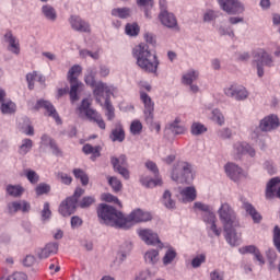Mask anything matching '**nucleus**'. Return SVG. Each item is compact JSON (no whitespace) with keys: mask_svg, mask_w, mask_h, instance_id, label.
<instances>
[{"mask_svg":"<svg viewBox=\"0 0 280 280\" xmlns=\"http://www.w3.org/2000/svg\"><path fill=\"white\" fill-rule=\"evenodd\" d=\"M176 250L174 248H168L162 259L164 266H170L174 259H176Z\"/></svg>","mask_w":280,"mask_h":280,"instance_id":"nucleus-47","label":"nucleus"},{"mask_svg":"<svg viewBox=\"0 0 280 280\" xmlns=\"http://www.w3.org/2000/svg\"><path fill=\"white\" fill-rule=\"evenodd\" d=\"M253 63L256 65L258 78H264V67H275V59L266 49L258 48L254 51Z\"/></svg>","mask_w":280,"mask_h":280,"instance_id":"nucleus-5","label":"nucleus"},{"mask_svg":"<svg viewBox=\"0 0 280 280\" xmlns=\"http://www.w3.org/2000/svg\"><path fill=\"white\" fill-rule=\"evenodd\" d=\"M224 170L226 176H229L231 180H234V183H237L240 178H246V173L235 163L225 164Z\"/></svg>","mask_w":280,"mask_h":280,"instance_id":"nucleus-16","label":"nucleus"},{"mask_svg":"<svg viewBox=\"0 0 280 280\" xmlns=\"http://www.w3.org/2000/svg\"><path fill=\"white\" fill-rule=\"evenodd\" d=\"M166 129L172 132V135L178 136V135H185L187 132V127L183 125L179 117L175 118L174 121L170 122L166 126Z\"/></svg>","mask_w":280,"mask_h":280,"instance_id":"nucleus-27","label":"nucleus"},{"mask_svg":"<svg viewBox=\"0 0 280 280\" xmlns=\"http://www.w3.org/2000/svg\"><path fill=\"white\" fill-rule=\"evenodd\" d=\"M162 205L166 209H176V201L172 199V192L170 190H165L162 196Z\"/></svg>","mask_w":280,"mask_h":280,"instance_id":"nucleus-36","label":"nucleus"},{"mask_svg":"<svg viewBox=\"0 0 280 280\" xmlns=\"http://www.w3.org/2000/svg\"><path fill=\"white\" fill-rule=\"evenodd\" d=\"M143 130V125L139 120H133L130 125L131 135H141Z\"/></svg>","mask_w":280,"mask_h":280,"instance_id":"nucleus-55","label":"nucleus"},{"mask_svg":"<svg viewBox=\"0 0 280 280\" xmlns=\"http://www.w3.org/2000/svg\"><path fill=\"white\" fill-rule=\"evenodd\" d=\"M36 78H38V72L36 71L26 74V81H27L30 91H34V82H36Z\"/></svg>","mask_w":280,"mask_h":280,"instance_id":"nucleus-58","label":"nucleus"},{"mask_svg":"<svg viewBox=\"0 0 280 280\" xmlns=\"http://www.w3.org/2000/svg\"><path fill=\"white\" fill-rule=\"evenodd\" d=\"M112 16H118V19H128V16H130V10L128 8L113 9Z\"/></svg>","mask_w":280,"mask_h":280,"instance_id":"nucleus-46","label":"nucleus"},{"mask_svg":"<svg viewBox=\"0 0 280 280\" xmlns=\"http://www.w3.org/2000/svg\"><path fill=\"white\" fill-rule=\"evenodd\" d=\"M77 209L78 203L75 202V199L68 197L61 201L59 206V213L63 218H69V215H73V213H75Z\"/></svg>","mask_w":280,"mask_h":280,"instance_id":"nucleus-15","label":"nucleus"},{"mask_svg":"<svg viewBox=\"0 0 280 280\" xmlns=\"http://www.w3.org/2000/svg\"><path fill=\"white\" fill-rule=\"evenodd\" d=\"M235 226L237 225H226L225 228H223L225 233V240L228 244H230V246H237L240 244V236L235 231Z\"/></svg>","mask_w":280,"mask_h":280,"instance_id":"nucleus-23","label":"nucleus"},{"mask_svg":"<svg viewBox=\"0 0 280 280\" xmlns=\"http://www.w3.org/2000/svg\"><path fill=\"white\" fill-rule=\"evenodd\" d=\"M59 245L56 242L47 243L43 248L37 249L36 255L38 259H48L51 255L58 254Z\"/></svg>","mask_w":280,"mask_h":280,"instance_id":"nucleus-19","label":"nucleus"},{"mask_svg":"<svg viewBox=\"0 0 280 280\" xmlns=\"http://www.w3.org/2000/svg\"><path fill=\"white\" fill-rule=\"evenodd\" d=\"M280 183V178L279 177H273L271 178L268 184H267V188H266V198L268 200H270L271 198H280V187L277 190V186Z\"/></svg>","mask_w":280,"mask_h":280,"instance_id":"nucleus-22","label":"nucleus"},{"mask_svg":"<svg viewBox=\"0 0 280 280\" xmlns=\"http://www.w3.org/2000/svg\"><path fill=\"white\" fill-rule=\"evenodd\" d=\"M159 19L164 27H167L168 30H178V20L174 13H170L168 11L160 12Z\"/></svg>","mask_w":280,"mask_h":280,"instance_id":"nucleus-18","label":"nucleus"},{"mask_svg":"<svg viewBox=\"0 0 280 280\" xmlns=\"http://www.w3.org/2000/svg\"><path fill=\"white\" fill-rule=\"evenodd\" d=\"M138 235L142 240V242L147 243L149 246H156V244H159V247L163 248V243L159 238V234L153 233L152 230H139Z\"/></svg>","mask_w":280,"mask_h":280,"instance_id":"nucleus-13","label":"nucleus"},{"mask_svg":"<svg viewBox=\"0 0 280 280\" xmlns=\"http://www.w3.org/2000/svg\"><path fill=\"white\" fill-rule=\"evenodd\" d=\"M210 280H224V271L214 269L210 272Z\"/></svg>","mask_w":280,"mask_h":280,"instance_id":"nucleus-63","label":"nucleus"},{"mask_svg":"<svg viewBox=\"0 0 280 280\" xmlns=\"http://www.w3.org/2000/svg\"><path fill=\"white\" fill-rule=\"evenodd\" d=\"M7 207L9 213H19V211H22V213H30V210L32 209V206L26 200L11 201Z\"/></svg>","mask_w":280,"mask_h":280,"instance_id":"nucleus-20","label":"nucleus"},{"mask_svg":"<svg viewBox=\"0 0 280 280\" xmlns=\"http://www.w3.org/2000/svg\"><path fill=\"white\" fill-rule=\"evenodd\" d=\"M92 205H95L94 196H85L80 200V202L78 201V207H80V209H89Z\"/></svg>","mask_w":280,"mask_h":280,"instance_id":"nucleus-45","label":"nucleus"},{"mask_svg":"<svg viewBox=\"0 0 280 280\" xmlns=\"http://www.w3.org/2000/svg\"><path fill=\"white\" fill-rule=\"evenodd\" d=\"M68 21L74 32H81L85 34H89L91 32V24L82 20L80 15H71Z\"/></svg>","mask_w":280,"mask_h":280,"instance_id":"nucleus-14","label":"nucleus"},{"mask_svg":"<svg viewBox=\"0 0 280 280\" xmlns=\"http://www.w3.org/2000/svg\"><path fill=\"white\" fill-rule=\"evenodd\" d=\"M23 121L24 125H21L20 122V130L27 137H34V127L30 124V119L24 118Z\"/></svg>","mask_w":280,"mask_h":280,"instance_id":"nucleus-41","label":"nucleus"},{"mask_svg":"<svg viewBox=\"0 0 280 280\" xmlns=\"http://www.w3.org/2000/svg\"><path fill=\"white\" fill-rule=\"evenodd\" d=\"M201 218L206 224H212L217 220L215 213H213V209H211L210 211H208L206 213H201Z\"/></svg>","mask_w":280,"mask_h":280,"instance_id":"nucleus-53","label":"nucleus"},{"mask_svg":"<svg viewBox=\"0 0 280 280\" xmlns=\"http://www.w3.org/2000/svg\"><path fill=\"white\" fill-rule=\"evenodd\" d=\"M140 183L148 188H152V187H159V185H163V182L158 178V179H152L150 177H142L140 179Z\"/></svg>","mask_w":280,"mask_h":280,"instance_id":"nucleus-44","label":"nucleus"},{"mask_svg":"<svg viewBox=\"0 0 280 280\" xmlns=\"http://www.w3.org/2000/svg\"><path fill=\"white\" fill-rule=\"evenodd\" d=\"M133 57L137 59V65L147 73H156L159 71V57L150 51L148 44H140L132 50Z\"/></svg>","mask_w":280,"mask_h":280,"instance_id":"nucleus-2","label":"nucleus"},{"mask_svg":"<svg viewBox=\"0 0 280 280\" xmlns=\"http://www.w3.org/2000/svg\"><path fill=\"white\" fill-rule=\"evenodd\" d=\"M273 243L277 250L280 253V228L278 225L273 229Z\"/></svg>","mask_w":280,"mask_h":280,"instance_id":"nucleus-61","label":"nucleus"},{"mask_svg":"<svg viewBox=\"0 0 280 280\" xmlns=\"http://www.w3.org/2000/svg\"><path fill=\"white\" fill-rule=\"evenodd\" d=\"M190 132L194 137H199V135H205V132H207V128L201 122H192Z\"/></svg>","mask_w":280,"mask_h":280,"instance_id":"nucleus-43","label":"nucleus"},{"mask_svg":"<svg viewBox=\"0 0 280 280\" xmlns=\"http://www.w3.org/2000/svg\"><path fill=\"white\" fill-rule=\"evenodd\" d=\"M234 152H236V154H238V155L247 154L252 159L256 154L255 149L250 144H248L246 142H236L234 144Z\"/></svg>","mask_w":280,"mask_h":280,"instance_id":"nucleus-26","label":"nucleus"},{"mask_svg":"<svg viewBox=\"0 0 280 280\" xmlns=\"http://www.w3.org/2000/svg\"><path fill=\"white\" fill-rule=\"evenodd\" d=\"M85 117L89 119V121L96 124L101 130H106V122L104 121V118H102V114L97 113V110L93 108L89 109L85 113Z\"/></svg>","mask_w":280,"mask_h":280,"instance_id":"nucleus-25","label":"nucleus"},{"mask_svg":"<svg viewBox=\"0 0 280 280\" xmlns=\"http://www.w3.org/2000/svg\"><path fill=\"white\" fill-rule=\"evenodd\" d=\"M97 217L103 224L113 226L114 229H126L128 226L126 215L110 205L100 203L97 207Z\"/></svg>","mask_w":280,"mask_h":280,"instance_id":"nucleus-3","label":"nucleus"},{"mask_svg":"<svg viewBox=\"0 0 280 280\" xmlns=\"http://www.w3.org/2000/svg\"><path fill=\"white\" fill-rule=\"evenodd\" d=\"M40 108H44L46 110V115H48V117H52L56 124H62V119H60V115H58V112L51 102L45 100L37 101L35 110H40Z\"/></svg>","mask_w":280,"mask_h":280,"instance_id":"nucleus-12","label":"nucleus"},{"mask_svg":"<svg viewBox=\"0 0 280 280\" xmlns=\"http://www.w3.org/2000/svg\"><path fill=\"white\" fill-rule=\"evenodd\" d=\"M212 121H215L217 124H219V126H222L224 124V115H222V112H220V109L212 110Z\"/></svg>","mask_w":280,"mask_h":280,"instance_id":"nucleus-56","label":"nucleus"},{"mask_svg":"<svg viewBox=\"0 0 280 280\" xmlns=\"http://www.w3.org/2000/svg\"><path fill=\"white\" fill-rule=\"evenodd\" d=\"M82 151L84 154H92L91 159L92 161H95L98 156H101L100 152H102V147L100 145L93 147L90 143H88L83 145Z\"/></svg>","mask_w":280,"mask_h":280,"instance_id":"nucleus-33","label":"nucleus"},{"mask_svg":"<svg viewBox=\"0 0 280 280\" xmlns=\"http://www.w3.org/2000/svg\"><path fill=\"white\" fill-rule=\"evenodd\" d=\"M107 180H108V185L112 187L115 194H118V191L124 187V185L121 184V180H119V178L117 177H107Z\"/></svg>","mask_w":280,"mask_h":280,"instance_id":"nucleus-48","label":"nucleus"},{"mask_svg":"<svg viewBox=\"0 0 280 280\" xmlns=\"http://www.w3.org/2000/svg\"><path fill=\"white\" fill-rule=\"evenodd\" d=\"M224 94L228 97H233L237 102L248 98V90L242 85L233 84L224 89Z\"/></svg>","mask_w":280,"mask_h":280,"instance_id":"nucleus-11","label":"nucleus"},{"mask_svg":"<svg viewBox=\"0 0 280 280\" xmlns=\"http://www.w3.org/2000/svg\"><path fill=\"white\" fill-rule=\"evenodd\" d=\"M194 168L190 163L185 161H178L176 164L173 165V170L171 172V178L175 183H186L189 185L191 180H194Z\"/></svg>","mask_w":280,"mask_h":280,"instance_id":"nucleus-4","label":"nucleus"},{"mask_svg":"<svg viewBox=\"0 0 280 280\" xmlns=\"http://www.w3.org/2000/svg\"><path fill=\"white\" fill-rule=\"evenodd\" d=\"M220 16V12L209 10L203 14V21L205 23H211V21H215Z\"/></svg>","mask_w":280,"mask_h":280,"instance_id":"nucleus-54","label":"nucleus"},{"mask_svg":"<svg viewBox=\"0 0 280 280\" xmlns=\"http://www.w3.org/2000/svg\"><path fill=\"white\" fill-rule=\"evenodd\" d=\"M127 220V226L122 229H129L132 226V222L138 224L139 222H150L152 220V214L150 212H145L141 209L133 210L128 217H125Z\"/></svg>","mask_w":280,"mask_h":280,"instance_id":"nucleus-9","label":"nucleus"},{"mask_svg":"<svg viewBox=\"0 0 280 280\" xmlns=\"http://www.w3.org/2000/svg\"><path fill=\"white\" fill-rule=\"evenodd\" d=\"M51 218V210L49 209V202L44 203V208L42 210V220L45 222Z\"/></svg>","mask_w":280,"mask_h":280,"instance_id":"nucleus-62","label":"nucleus"},{"mask_svg":"<svg viewBox=\"0 0 280 280\" xmlns=\"http://www.w3.org/2000/svg\"><path fill=\"white\" fill-rule=\"evenodd\" d=\"M110 163L114 167V172H117V174H120L125 180H128L130 178V171H128V158L126 154L110 158Z\"/></svg>","mask_w":280,"mask_h":280,"instance_id":"nucleus-7","label":"nucleus"},{"mask_svg":"<svg viewBox=\"0 0 280 280\" xmlns=\"http://www.w3.org/2000/svg\"><path fill=\"white\" fill-rule=\"evenodd\" d=\"M49 149L55 156H62V149L58 147V142H56V140L50 144Z\"/></svg>","mask_w":280,"mask_h":280,"instance_id":"nucleus-64","label":"nucleus"},{"mask_svg":"<svg viewBox=\"0 0 280 280\" xmlns=\"http://www.w3.org/2000/svg\"><path fill=\"white\" fill-rule=\"evenodd\" d=\"M206 261H207V255L199 254L195 258H192L191 266L194 268H200L202 266V264H205Z\"/></svg>","mask_w":280,"mask_h":280,"instance_id":"nucleus-51","label":"nucleus"},{"mask_svg":"<svg viewBox=\"0 0 280 280\" xmlns=\"http://www.w3.org/2000/svg\"><path fill=\"white\" fill-rule=\"evenodd\" d=\"M279 117L277 115H269L260 120L259 128L262 132H272V130L279 128Z\"/></svg>","mask_w":280,"mask_h":280,"instance_id":"nucleus-17","label":"nucleus"},{"mask_svg":"<svg viewBox=\"0 0 280 280\" xmlns=\"http://www.w3.org/2000/svg\"><path fill=\"white\" fill-rule=\"evenodd\" d=\"M70 82V100L71 102H78V100H80V96H78V93H80V91H82V86H84V84L80 81H68Z\"/></svg>","mask_w":280,"mask_h":280,"instance_id":"nucleus-31","label":"nucleus"},{"mask_svg":"<svg viewBox=\"0 0 280 280\" xmlns=\"http://www.w3.org/2000/svg\"><path fill=\"white\" fill-rule=\"evenodd\" d=\"M144 261L145 264H150L154 266L159 262V249H149L144 254Z\"/></svg>","mask_w":280,"mask_h":280,"instance_id":"nucleus-35","label":"nucleus"},{"mask_svg":"<svg viewBox=\"0 0 280 280\" xmlns=\"http://www.w3.org/2000/svg\"><path fill=\"white\" fill-rule=\"evenodd\" d=\"M4 38L9 43L8 49L11 51V54L19 56L21 54V44H19V39H16V37H14L11 32L7 33Z\"/></svg>","mask_w":280,"mask_h":280,"instance_id":"nucleus-29","label":"nucleus"},{"mask_svg":"<svg viewBox=\"0 0 280 280\" xmlns=\"http://www.w3.org/2000/svg\"><path fill=\"white\" fill-rule=\"evenodd\" d=\"M32 148H34V141L30 138H25L22 140V144L19 148V154L25 156V154L32 151Z\"/></svg>","mask_w":280,"mask_h":280,"instance_id":"nucleus-37","label":"nucleus"},{"mask_svg":"<svg viewBox=\"0 0 280 280\" xmlns=\"http://www.w3.org/2000/svg\"><path fill=\"white\" fill-rule=\"evenodd\" d=\"M84 82L88 86H91L93 90V95L103 108H105L106 117L108 121H113L115 119V107L113 103H110V95L113 94V86H108V84L104 82H95V72L93 69L88 70V73L84 77Z\"/></svg>","mask_w":280,"mask_h":280,"instance_id":"nucleus-1","label":"nucleus"},{"mask_svg":"<svg viewBox=\"0 0 280 280\" xmlns=\"http://www.w3.org/2000/svg\"><path fill=\"white\" fill-rule=\"evenodd\" d=\"M219 218L223 224V228L225 226H240V221H237V214L235 213V210L231 207L229 203H222L219 208Z\"/></svg>","mask_w":280,"mask_h":280,"instance_id":"nucleus-6","label":"nucleus"},{"mask_svg":"<svg viewBox=\"0 0 280 280\" xmlns=\"http://www.w3.org/2000/svg\"><path fill=\"white\" fill-rule=\"evenodd\" d=\"M243 209L246 211V213H248V215H250L253 222L255 224H259V222H261L262 217L259 213V211H257V209L255 208V206H253V203L250 202H244L243 203Z\"/></svg>","mask_w":280,"mask_h":280,"instance_id":"nucleus-30","label":"nucleus"},{"mask_svg":"<svg viewBox=\"0 0 280 280\" xmlns=\"http://www.w3.org/2000/svg\"><path fill=\"white\" fill-rule=\"evenodd\" d=\"M218 32H219L220 36H230V38H235V33L233 32V30L231 27L220 26L218 28Z\"/></svg>","mask_w":280,"mask_h":280,"instance_id":"nucleus-60","label":"nucleus"},{"mask_svg":"<svg viewBox=\"0 0 280 280\" xmlns=\"http://www.w3.org/2000/svg\"><path fill=\"white\" fill-rule=\"evenodd\" d=\"M55 141L56 140L54 138H51V136L44 133L40 137L39 145H40V148H49L52 144V142H55Z\"/></svg>","mask_w":280,"mask_h":280,"instance_id":"nucleus-52","label":"nucleus"},{"mask_svg":"<svg viewBox=\"0 0 280 280\" xmlns=\"http://www.w3.org/2000/svg\"><path fill=\"white\" fill-rule=\"evenodd\" d=\"M140 31L141 28L137 23H128L125 26V33L127 34V36H139Z\"/></svg>","mask_w":280,"mask_h":280,"instance_id":"nucleus-42","label":"nucleus"},{"mask_svg":"<svg viewBox=\"0 0 280 280\" xmlns=\"http://www.w3.org/2000/svg\"><path fill=\"white\" fill-rule=\"evenodd\" d=\"M194 211H196V213H198V211H200L201 213H208V211H211V206L200 202V201H196L194 203L192 207Z\"/></svg>","mask_w":280,"mask_h":280,"instance_id":"nucleus-50","label":"nucleus"},{"mask_svg":"<svg viewBox=\"0 0 280 280\" xmlns=\"http://www.w3.org/2000/svg\"><path fill=\"white\" fill-rule=\"evenodd\" d=\"M51 191V186L46 183H40L35 188L36 196H45V194H49Z\"/></svg>","mask_w":280,"mask_h":280,"instance_id":"nucleus-49","label":"nucleus"},{"mask_svg":"<svg viewBox=\"0 0 280 280\" xmlns=\"http://www.w3.org/2000/svg\"><path fill=\"white\" fill-rule=\"evenodd\" d=\"M8 196L12 198H21L22 194H25V188L21 185L9 184L5 188Z\"/></svg>","mask_w":280,"mask_h":280,"instance_id":"nucleus-32","label":"nucleus"},{"mask_svg":"<svg viewBox=\"0 0 280 280\" xmlns=\"http://www.w3.org/2000/svg\"><path fill=\"white\" fill-rule=\"evenodd\" d=\"M80 73H82V67L79 65L72 66L68 71V81H79Z\"/></svg>","mask_w":280,"mask_h":280,"instance_id":"nucleus-40","label":"nucleus"},{"mask_svg":"<svg viewBox=\"0 0 280 280\" xmlns=\"http://www.w3.org/2000/svg\"><path fill=\"white\" fill-rule=\"evenodd\" d=\"M219 5L228 14H242L244 4L240 0H218Z\"/></svg>","mask_w":280,"mask_h":280,"instance_id":"nucleus-10","label":"nucleus"},{"mask_svg":"<svg viewBox=\"0 0 280 280\" xmlns=\"http://www.w3.org/2000/svg\"><path fill=\"white\" fill-rule=\"evenodd\" d=\"M241 255H254V259L259 262L260 266H264L266 264V260L264 259V255H261V252H259V248L255 245H247L243 246L238 249Z\"/></svg>","mask_w":280,"mask_h":280,"instance_id":"nucleus-21","label":"nucleus"},{"mask_svg":"<svg viewBox=\"0 0 280 280\" xmlns=\"http://www.w3.org/2000/svg\"><path fill=\"white\" fill-rule=\"evenodd\" d=\"M26 178L32 185H36L40 180V176L37 175L36 171L32 170L26 172Z\"/></svg>","mask_w":280,"mask_h":280,"instance_id":"nucleus-57","label":"nucleus"},{"mask_svg":"<svg viewBox=\"0 0 280 280\" xmlns=\"http://www.w3.org/2000/svg\"><path fill=\"white\" fill-rule=\"evenodd\" d=\"M109 139L114 143L117 141H118V143H124V141H126V131L124 130V125H121L120 122H117L115 125V128L112 129Z\"/></svg>","mask_w":280,"mask_h":280,"instance_id":"nucleus-24","label":"nucleus"},{"mask_svg":"<svg viewBox=\"0 0 280 280\" xmlns=\"http://www.w3.org/2000/svg\"><path fill=\"white\" fill-rule=\"evenodd\" d=\"M42 12L44 14V16H46V19L48 21H56L57 19V14H56V9H54V7L46 4L42 8Z\"/></svg>","mask_w":280,"mask_h":280,"instance_id":"nucleus-39","label":"nucleus"},{"mask_svg":"<svg viewBox=\"0 0 280 280\" xmlns=\"http://www.w3.org/2000/svg\"><path fill=\"white\" fill-rule=\"evenodd\" d=\"M179 196L182 198V202L187 203V202H194V200H196L198 194L194 186H188V187L183 188L179 191Z\"/></svg>","mask_w":280,"mask_h":280,"instance_id":"nucleus-28","label":"nucleus"},{"mask_svg":"<svg viewBox=\"0 0 280 280\" xmlns=\"http://www.w3.org/2000/svg\"><path fill=\"white\" fill-rule=\"evenodd\" d=\"M102 200L104 202H115V205H118L119 207H121V201H119V199L113 196L112 194H103Z\"/></svg>","mask_w":280,"mask_h":280,"instance_id":"nucleus-59","label":"nucleus"},{"mask_svg":"<svg viewBox=\"0 0 280 280\" xmlns=\"http://www.w3.org/2000/svg\"><path fill=\"white\" fill-rule=\"evenodd\" d=\"M200 75V72H198V70H194V69H190L188 70L182 78V82L183 84H194V82H196V80H198Z\"/></svg>","mask_w":280,"mask_h":280,"instance_id":"nucleus-34","label":"nucleus"},{"mask_svg":"<svg viewBox=\"0 0 280 280\" xmlns=\"http://www.w3.org/2000/svg\"><path fill=\"white\" fill-rule=\"evenodd\" d=\"M140 100L144 106V120L149 126H152L154 124V103L152 97L148 93L140 91Z\"/></svg>","mask_w":280,"mask_h":280,"instance_id":"nucleus-8","label":"nucleus"},{"mask_svg":"<svg viewBox=\"0 0 280 280\" xmlns=\"http://www.w3.org/2000/svg\"><path fill=\"white\" fill-rule=\"evenodd\" d=\"M0 110L2 115H12V113H16V104L12 101H2Z\"/></svg>","mask_w":280,"mask_h":280,"instance_id":"nucleus-38","label":"nucleus"}]
</instances>
